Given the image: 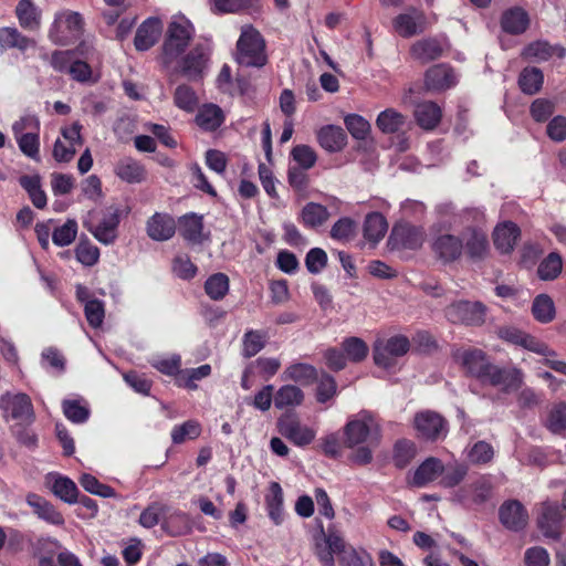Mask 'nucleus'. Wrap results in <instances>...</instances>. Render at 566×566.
<instances>
[{
    "instance_id": "f257e3e1",
    "label": "nucleus",
    "mask_w": 566,
    "mask_h": 566,
    "mask_svg": "<svg viewBox=\"0 0 566 566\" xmlns=\"http://www.w3.org/2000/svg\"><path fill=\"white\" fill-rule=\"evenodd\" d=\"M464 374L482 384L501 387L505 392L515 391L523 384V373L515 367H500L493 364L480 348H458L452 354Z\"/></svg>"
},
{
    "instance_id": "f03ea898",
    "label": "nucleus",
    "mask_w": 566,
    "mask_h": 566,
    "mask_svg": "<svg viewBox=\"0 0 566 566\" xmlns=\"http://www.w3.org/2000/svg\"><path fill=\"white\" fill-rule=\"evenodd\" d=\"M316 555L324 566H334V555L337 556L339 566H374L373 558L367 552L347 545L333 530L324 534L323 544H316Z\"/></svg>"
},
{
    "instance_id": "7ed1b4c3",
    "label": "nucleus",
    "mask_w": 566,
    "mask_h": 566,
    "mask_svg": "<svg viewBox=\"0 0 566 566\" xmlns=\"http://www.w3.org/2000/svg\"><path fill=\"white\" fill-rule=\"evenodd\" d=\"M193 34V25L184 15H176L171 19L163 43V56L166 64H170L185 52Z\"/></svg>"
},
{
    "instance_id": "20e7f679",
    "label": "nucleus",
    "mask_w": 566,
    "mask_h": 566,
    "mask_svg": "<svg viewBox=\"0 0 566 566\" xmlns=\"http://www.w3.org/2000/svg\"><path fill=\"white\" fill-rule=\"evenodd\" d=\"M237 61L240 65L262 67L268 62L265 42L261 33L251 25L242 28L237 42Z\"/></svg>"
},
{
    "instance_id": "39448f33",
    "label": "nucleus",
    "mask_w": 566,
    "mask_h": 566,
    "mask_svg": "<svg viewBox=\"0 0 566 566\" xmlns=\"http://www.w3.org/2000/svg\"><path fill=\"white\" fill-rule=\"evenodd\" d=\"M345 444L354 448L357 444L368 442L377 446L380 440V428L377 420L368 412H360L357 418L345 426Z\"/></svg>"
},
{
    "instance_id": "423d86ee",
    "label": "nucleus",
    "mask_w": 566,
    "mask_h": 566,
    "mask_svg": "<svg viewBox=\"0 0 566 566\" xmlns=\"http://www.w3.org/2000/svg\"><path fill=\"white\" fill-rule=\"evenodd\" d=\"M0 410L6 421L14 420L20 424H29L35 418L31 398L23 392L8 391L0 396Z\"/></svg>"
},
{
    "instance_id": "0eeeda50",
    "label": "nucleus",
    "mask_w": 566,
    "mask_h": 566,
    "mask_svg": "<svg viewBox=\"0 0 566 566\" xmlns=\"http://www.w3.org/2000/svg\"><path fill=\"white\" fill-rule=\"evenodd\" d=\"M83 29V20L80 13L65 11L55 15L52 23L49 38L59 45H67L76 41Z\"/></svg>"
},
{
    "instance_id": "6e6552de",
    "label": "nucleus",
    "mask_w": 566,
    "mask_h": 566,
    "mask_svg": "<svg viewBox=\"0 0 566 566\" xmlns=\"http://www.w3.org/2000/svg\"><path fill=\"white\" fill-rule=\"evenodd\" d=\"M279 432L296 447H306L315 439L316 431L302 423L295 415H283L277 420Z\"/></svg>"
},
{
    "instance_id": "1a4fd4ad",
    "label": "nucleus",
    "mask_w": 566,
    "mask_h": 566,
    "mask_svg": "<svg viewBox=\"0 0 566 566\" xmlns=\"http://www.w3.org/2000/svg\"><path fill=\"white\" fill-rule=\"evenodd\" d=\"M409 339L403 335H396L386 342L377 343L374 347V361L382 368H390L395 365L396 358L408 353Z\"/></svg>"
},
{
    "instance_id": "9d476101",
    "label": "nucleus",
    "mask_w": 566,
    "mask_h": 566,
    "mask_svg": "<svg viewBox=\"0 0 566 566\" xmlns=\"http://www.w3.org/2000/svg\"><path fill=\"white\" fill-rule=\"evenodd\" d=\"M210 45L207 43L196 44L181 60V74L190 81L202 78L210 59Z\"/></svg>"
},
{
    "instance_id": "9b49d317",
    "label": "nucleus",
    "mask_w": 566,
    "mask_h": 566,
    "mask_svg": "<svg viewBox=\"0 0 566 566\" xmlns=\"http://www.w3.org/2000/svg\"><path fill=\"white\" fill-rule=\"evenodd\" d=\"M446 316L454 324L481 325L485 321V306L480 302L459 301L446 308Z\"/></svg>"
},
{
    "instance_id": "f8f14e48",
    "label": "nucleus",
    "mask_w": 566,
    "mask_h": 566,
    "mask_svg": "<svg viewBox=\"0 0 566 566\" xmlns=\"http://www.w3.org/2000/svg\"><path fill=\"white\" fill-rule=\"evenodd\" d=\"M413 422L418 434L426 440L436 441L447 436V421L434 411L426 410L418 412L415 416Z\"/></svg>"
},
{
    "instance_id": "ddd939ff",
    "label": "nucleus",
    "mask_w": 566,
    "mask_h": 566,
    "mask_svg": "<svg viewBox=\"0 0 566 566\" xmlns=\"http://www.w3.org/2000/svg\"><path fill=\"white\" fill-rule=\"evenodd\" d=\"M564 514L557 503L545 502L539 509L537 527L549 539L558 541L562 535Z\"/></svg>"
},
{
    "instance_id": "4468645a",
    "label": "nucleus",
    "mask_w": 566,
    "mask_h": 566,
    "mask_svg": "<svg viewBox=\"0 0 566 566\" xmlns=\"http://www.w3.org/2000/svg\"><path fill=\"white\" fill-rule=\"evenodd\" d=\"M500 338L514 344L522 346L531 352L543 356H555L556 353L552 350L546 344L537 340L535 337L530 334L513 327V326H503L499 329Z\"/></svg>"
},
{
    "instance_id": "2eb2a0df",
    "label": "nucleus",
    "mask_w": 566,
    "mask_h": 566,
    "mask_svg": "<svg viewBox=\"0 0 566 566\" xmlns=\"http://www.w3.org/2000/svg\"><path fill=\"white\" fill-rule=\"evenodd\" d=\"M426 231L422 227L410 223L396 224L390 233L389 243L394 247L416 250L422 247Z\"/></svg>"
},
{
    "instance_id": "dca6fc26",
    "label": "nucleus",
    "mask_w": 566,
    "mask_h": 566,
    "mask_svg": "<svg viewBox=\"0 0 566 566\" xmlns=\"http://www.w3.org/2000/svg\"><path fill=\"white\" fill-rule=\"evenodd\" d=\"M434 255L443 263H452L459 260L463 253V240L451 233L436 235L431 243Z\"/></svg>"
},
{
    "instance_id": "f3484780",
    "label": "nucleus",
    "mask_w": 566,
    "mask_h": 566,
    "mask_svg": "<svg viewBox=\"0 0 566 566\" xmlns=\"http://www.w3.org/2000/svg\"><path fill=\"white\" fill-rule=\"evenodd\" d=\"M491 491V482L485 476H481L473 483L459 489L454 493L453 500L464 506L470 503L481 505L490 499Z\"/></svg>"
},
{
    "instance_id": "a211bd4d",
    "label": "nucleus",
    "mask_w": 566,
    "mask_h": 566,
    "mask_svg": "<svg viewBox=\"0 0 566 566\" xmlns=\"http://www.w3.org/2000/svg\"><path fill=\"white\" fill-rule=\"evenodd\" d=\"M500 522L510 531H522L528 522V514L517 500L504 502L499 510Z\"/></svg>"
},
{
    "instance_id": "6ab92c4d",
    "label": "nucleus",
    "mask_w": 566,
    "mask_h": 566,
    "mask_svg": "<svg viewBox=\"0 0 566 566\" xmlns=\"http://www.w3.org/2000/svg\"><path fill=\"white\" fill-rule=\"evenodd\" d=\"M179 234L192 245L202 244L208 235L203 233V218L196 213H188L179 218Z\"/></svg>"
},
{
    "instance_id": "aec40b11",
    "label": "nucleus",
    "mask_w": 566,
    "mask_h": 566,
    "mask_svg": "<svg viewBox=\"0 0 566 566\" xmlns=\"http://www.w3.org/2000/svg\"><path fill=\"white\" fill-rule=\"evenodd\" d=\"M462 240L468 256L473 261H480L485 258L489 249L486 233L478 227L468 228L463 232Z\"/></svg>"
},
{
    "instance_id": "412c9836",
    "label": "nucleus",
    "mask_w": 566,
    "mask_h": 566,
    "mask_svg": "<svg viewBox=\"0 0 566 566\" xmlns=\"http://www.w3.org/2000/svg\"><path fill=\"white\" fill-rule=\"evenodd\" d=\"M163 23L158 18H148L137 29L134 44L138 51L149 50L159 39Z\"/></svg>"
},
{
    "instance_id": "4be33fe9",
    "label": "nucleus",
    "mask_w": 566,
    "mask_h": 566,
    "mask_svg": "<svg viewBox=\"0 0 566 566\" xmlns=\"http://www.w3.org/2000/svg\"><path fill=\"white\" fill-rule=\"evenodd\" d=\"M36 41L21 33L14 27L0 28V49L2 51L17 49L20 52H25L29 49H34Z\"/></svg>"
},
{
    "instance_id": "5701e85b",
    "label": "nucleus",
    "mask_w": 566,
    "mask_h": 566,
    "mask_svg": "<svg viewBox=\"0 0 566 566\" xmlns=\"http://www.w3.org/2000/svg\"><path fill=\"white\" fill-rule=\"evenodd\" d=\"M455 77L452 69L446 64H437L426 72L424 84L428 91H444L453 86Z\"/></svg>"
},
{
    "instance_id": "b1692460",
    "label": "nucleus",
    "mask_w": 566,
    "mask_h": 566,
    "mask_svg": "<svg viewBox=\"0 0 566 566\" xmlns=\"http://www.w3.org/2000/svg\"><path fill=\"white\" fill-rule=\"evenodd\" d=\"M14 12L22 29L28 31L40 29L42 11L32 0H19Z\"/></svg>"
},
{
    "instance_id": "393cba45",
    "label": "nucleus",
    "mask_w": 566,
    "mask_h": 566,
    "mask_svg": "<svg viewBox=\"0 0 566 566\" xmlns=\"http://www.w3.org/2000/svg\"><path fill=\"white\" fill-rule=\"evenodd\" d=\"M396 32L402 38H410L424 30V17L421 12L412 10V13L398 14L392 21Z\"/></svg>"
},
{
    "instance_id": "a878e982",
    "label": "nucleus",
    "mask_w": 566,
    "mask_h": 566,
    "mask_svg": "<svg viewBox=\"0 0 566 566\" xmlns=\"http://www.w3.org/2000/svg\"><path fill=\"white\" fill-rule=\"evenodd\" d=\"M565 49L559 45H552L547 41H534L523 49L522 56L535 62L548 61L554 55L559 59L565 56Z\"/></svg>"
},
{
    "instance_id": "bb28decb",
    "label": "nucleus",
    "mask_w": 566,
    "mask_h": 566,
    "mask_svg": "<svg viewBox=\"0 0 566 566\" xmlns=\"http://www.w3.org/2000/svg\"><path fill=\"white\" fill-rule=\"evenodd\" d=\"M442 53L443 46L441 42L434 38L419 40L410 48L411 56L422 64L439 59Z\"/></svg>"
},
{
    "instance_id": "cd10ccee",
    "label": "nucleus",
    "mask_w": 566,
    "mask_h": 566,
    "mask_svg": "<svg viewBox=\"0 0 566 566\" xmlns=\"http://www.w3.org/2000/svg\"><path fill=\"white\" fill-rule=\"evenodd\" d=\"M175 232V220L168 214L155 213L147 222V233L153 240H169Z\"/></svg>"
},
{
    "instance_id": "c85d7f7f",
    "label": "nucleus",
    "mask_w": 566,
    "mask_h": 566,
    "mask_svg": "<svg viewBox=\"0 0 566 566\" xmlns=\"http://www.w3.org/2000/svg\"><path fill=\"white\" fill-rule=\"evenodd\" d=\"M444 471L442 461L438 458L430 457L426 459L415 471L412 484L422 488L434 481Z\"/></svg>"
},
{
    "instance_id": "c756f323",
    "label": "nucleus",
    "mask_w": 566,
    "mask_h": 566,
    "mask_svg": "<svg viewBox=\"0 0 566 566\" xmlns=\"http://www.w3.org/2000/svg\"><path fill=\"white\" fill-rule=\"evenodd\" d=\"M413 114L417 124L421 128L430 130L440 123L442 111L434 102L426 101L416 105Z\"/></svg>"
},
{
    "instance_id": "7c9ffc66",
    "label": "nucleus",
    "mask_w": 566,
    "mask_h": 566,
    "mask_svg": "<svg viewBox=\"0 0 566 566\" xmlns=\"http://www.w3.org/2000/svg\"><path fill=\"white\" fill-rule=\"evenodd\" d=\"M317 139L319 145L329 153L342 150L347 143L343 128L334 125L322 127L317 133Z\"/></svg>"
},
{
    "instance_id": "2f4dec72",
    "label": "nucleus",
    "mask_w": 566,
    "mask_h": 566,
    "mask_svg": "<svg viewBox=\"0 0 566 566\" xmlns=\"http://www.w3.org/2000/svg\"><path fill=\"white\" fill-rule=\"evenodd\" d=\"M528 25V14L520 7L509 9L502 14L501 27L506 33L521 34L526 31Z\"/></svg>"
},
{
    "instance_id": "473e14b6",
    "label": "nucleus",
    "mask_w": 566,
    "mask_h": 566,
    "mask_svg": "<svg viewBox=\"0 0 566 566\" xmlns=\"http://www.w3.org/2000/svg\"><path fill=\"white\" fill-rule=\"evenodd\" d=\"M494 245L502 253H509L513 250L520 237V228L511 221L504 222L495 228Z\"/></svg>"
},
{
    "instance_id": "72a5a7b5",
    "label": "nucleus",
    "mask_w": 566,
    "mask_h": 566,
    "mask_svg": "<svg viewBox=\"0 0 566 566\" xmlns=\"http://www.w3.org/2000/svg\"><path fill=\"white\" fill-rule=\"evenodd\" d=\"M27 503L33 509L34 514L48 523L54 525H62L64 523L62 514L45 499L36 494H29Z\"/></svg>"
},
{
    "instance_id": "f704fd0d",
    "label": "nucleus",
    "mask_w": 566,
    "mask_h": 566,
    "mask_svg": "<svg viewBox=\"0 0 566 566\" xmlns=\"http://www.w3.org/2000/svg\"><path fill=\"white\" fill-rule=\"evenodd\" d=\"M115 174L118 178L128 184H139L146 179L145 167L130 157L124 158L117 163Z\"/></svg>"
},
{
    "instance_id": "c9c22d12",
    "label": "nucleus",
    "mask_w": 566,
    "mask_h": 566,
    "mask_svg": "<svg viewBox=\"0 0 566 566\" xmlns=\"http://www.w3.org/2000/svg\"><path fill=\"white\" fill-rule=\"evenodd\" d=\"M331 217L327 208L321 203L307 202L300 212V220L304 227L316 229L322 227Z\"/></svg>"
},
{
    "instance_id": "e433bc0d",
    "label": "nucleus",
    "mask_w": 566,
    "mask_h": 566,
    "mask_svg": "<svg viewBox=\"0 0 566 566\" xmlns=\"http://www.w3.org/2000/svg\"><path fill=\"white\" fill-rule=\"evenodd\" d=\"M265 505L269 517L274 524L280 525L284 518L283 490L277 482H271L265 495Z\"/></svg>"
},
{
    "instance_id": "4c0bfd02",
    "label": "nucleus",
    "mask_w": 566,
    "mask_h": 566,
    "mask_svg": "<svg viewBox=\"0 0 566 566\" xmlns=\"http://www.w3.org/2000/svg\"><path fill=\"white\" fill-rule=\"evenodd\" d=\"M281 377L283 380H291L302 386H308L317 379V370L310 364L296 363L289 366Z\"/></svg>"
},
{
    "instance_id": "58836bf2",
    "label": "nucleus",
    "mask_w": 566,
    "mask_h": 566,
    "mask_svg": "<svg viewBox=\"0 0 566 566\" xmlns=\"http://www.w3.org/2000/svg\"><path fill=\"white\" fill-rule=\"evenodd\" d=\"M388 223L386 218L379 212L367 214L364 222V237L369 242L377 244L386 234Z\"/></svg>"
},
{
    "instance_id": "ea45409f",
    "label": "nucleus",
    "mask_w": 566,
    "mask_h": 566,
    "mask_svg": "<svg viewBox=\"0 0 566 566\" xmlns=\"http://www.w3.org/2000/svg\"><path fill=\"white\" fill-rule=\"evenodd\" d=\"M196 122L202 129L212 132L223 124L224 115L218 105L208 104L199 111Z\"/></svg>"
},
{
    "instance_id": "a19ab883",
    "label": "nucleus",
    "mask_w": 566,
    "mask_h": 566,
    "mask_svg": "<svg viewBox=\"0 0 566 566\" xmlns=\"http://www.w3.org/2000/svg\"><path fill=\"white\" fill-rule=\"evenodd\" d=\"M119 217L116 212L105 217L94 229L90 228L96 240L103 244H111L117 237Z\"/></svg>"
},
{
    "instance_id": "79ce46f5",
    "label": "nucleus",
    "mask_w": 566,
    "mask_h": 566,
    "mask_svg": "<svg viewBox=\"0 0 566 566\" xmlns=\"http://www.w3.org/2000/svg\"><path fill=\"white\" fill-rule=\"evenodd\" d=\"M376 125L384 134L398 133L405 127L406 117L394 108H387L378 115Z\"/></svg>"
},
{
    "instance_id": "37998d69",
    "label": "nucleus",
    "mask_w": 566,
    "mask_h": 566,
    "mask_svg": "<svg viewBox=\"0 0 566 566\" xmlns=\"http://www.w3.org/2000/svg\"><path fill=\"white\" fill-rule=\"evenodd\" d=\"M303 400V391L294 385H284L274 395V406L277 409L300 406Z\"/></svg>"
},
{
    "instance_id": "c03bdc74",
    "label": "nucleus",
    "mask_w": 566,
    "mask_h": 566,
    "mask_svg": "<svg viewBox=\"0 0 566 566\" xmlns=\"http://www.w3.org/2000/svg\"><path fill=\"white\" fill-rule=\"evenodd\" d=\"M543 82V72L534 66L523 69L518 76L520 88L528 95L536 94L542 88Z\"/></svg>"
},
{
    "instance_id": "a18cd8bd",
    "label": "nucleus",
    "mask_w": 566,
    "mask_h": 566,
    "mask_svg": "<svg viewBox=\"0 0 566 566\" xmlns=\"http://www.w3.org/2000/svg\"><path fill=\"white\" fill-rule=\"evenodd\" d=\"M532 313L541 323H549L555 317V305L553 300L546 294H539L534 298Z\"/></svg>"
},
{
    "instance_id": "49530a36",
    "label": "nucleus",
    "mask_w": 566,
    "mask_h": 566,
    "mask_svg": "<svg viewBox=\"0 0 566 566\" xmlns=\"http://www.w3.org/2000/svg\"><path fill=\"white\" fill-rule=\"evenodd\" d=\"M469 467L465 463L452 462L444 465L441 474L440 484L443 488H454L459 485L467 476Z\"/></svg>"
},
{
    "instance_id": "de8ad7c7",
    "label": "nucleus",
    "mask_w": 566,
    "mask_h": 566,
    "mask_svg": "<svg viewBox=\"0 0 566 566\" xmlns=\"http://www.w3.org/2000/svg\"><path fill=\"white\" fill-rule=\"evenodd\" d=\"M207 295L213 300H222L229 291V277L224 273H214L205 283Z\"/></svg>"
},
{
    "instance_id": "09e8293b",
    "label": "nucleus",
    "mask_w": 566,
    "mask_h": 566,
    "mask_svg": "<svg viewBox=\"0 0 566 566\" xmlns=\"http://www.w3.org/2000/svg\"><path fill=\"white\" fill-rule=\"evenodd\" d=\"M52 491L57 497H60L65 503L73 504L77 501V486L69 478H56L53 482Z\"/></svg>"
},
{
    "instance_id": "8fccbe9b",
    "label": "nucleus",
    "mask_w": 566,
    "mask_h": 566,
    "mask_svg": "<svg viewBox=\"0 0 566 566\" xmlns=\"http://www.w3.org/2000/svg\"><path fill=\"white\" fill-rule=\"evenodd\" d=\"M416 444L411 440L401 439L396 442L394 450V463L397 468H406L415 458Z\"/></svg>"
},
{
    "instance_id": "3c124183",
    "label": "nucleus",
    "mask_w": 566,
    "mask_h": 566,
    "mask_svg": "<svg viewBox=\"0 0 566 566\" xmlns=\"http://www.w3.org/2000/svg\"><path fill=\"white\" fill-rule=\"evenodd\" d=\"M266 334L262 331H248L243 336L242 355L247 358L255 356L265 346Z\"/></svg>"
},
{
    "instance_id": "603ef678",
    "label": "nucleus",
    "mask_w": 566,
    "mask_h": 566,
    "mask_svg": "<svg viewBox=\"0 0 566 566\" xmlns=\"http://www.w3.org/2000/svg\"><path fill=\"white\" fill-rule=\"evenodd\" d=\"M174 102L178 108L186 112H193L198 106L196 92L186 84L177 86L174 94Z\"/></svg>"
},
{
    "instance_id": "864d4df0",
    "label": "nucleus",
    "mask_w": 566,
    "mask_h": 566,
    "mask_svg": "<svg viewBox=\"0 0 566 566\" xmlns=\"http://www.w3.org/2000/svg\"><path fill=\"white\" fill-rule=\"evenodd\" d=\"M493 458V447L483 440L475 442L468 451V460L475 465L488 464Z\"/></svg>"
},
{
    "instance_id": "5fc2aeb1",
    "label": "nucleus",
    "mask_w": 566,
    "mask_h": 566,
    "mask_svg": "<svg viewBox=\"0 0 566 566\" xmlns=\"http://www.w3.org/2000/svg\"><path fill=\"white\" fill-rule=\"evenodd\" d=\"M562 258L559 254L549 253L538 265L537 273L542 280H554L562 272Z\"/></svg>"
},
{
    "instance_id": "6e6d98bb",
    "label": "nucleus",
    "mask_w": 566,
    "mask_h": 566,
    "mask_svg": "<svg viewBox=\"0 0 566 566\" xmlns=\"http://www.w3.org/2000/svg\"><path fill=\"white\" fill-rule=\"evenodd\" d=\"M62 408L64 416L74 423H84L90 418V408L80 400H64Z\"/></svg>"
},
{
    "instance_id": "4d7b16f0",
    "label": "nucleus",
    "mask_w": 566,
    "mask_h": 566,
    "mask_svg": "<svg viewBox=\"0 0 566 566\" xmlns=\"http://www.w3.org/2000/svg\"><path fill=\"white\" fill-rule=\"evenodd\" d=\"M76 234L77 222L74 219H69L52 232V241L57 247H66L75 240Z\"/></svg>"
},
{
    "instance_id": "13d9d810",
    "label": "nucleus",
    "mask_w": 566,
    "mask_h": 566,
    "mask_svg": "<svg viewBox=\"0 0 566 566\" xmlns=\"http://www.w3.org/2000/svg\"><path fill=\"white\" fill-rule=\"evenodd\" d=\"M356 229V222L349 217H344L333 224L329 234L334 240L349 241L355 237Z\"/></svg>"
},
{
    "instance_id": "bf43d9fd",
    "label": "nucleus",
    "mask_w": 566,
    "mask_h": 566,
    "mask_svg": "<svg viewBox=\"0 0 566 566\" xmlns=\"http://www.w3.org/2000/svg\"><path fill=\"white\" fill-rule=\"evenodd\" d=\"M258 0H212L211 10L213 13H237L247 10Z\"/></svg>"
},
{
    "instance_id": "052dcab7",
    "label": "nucleus",
    "mask_w": 566,
    "mask_h": 566,
    "mask_svg": "<svg viewBox=\"0 0 566 566\" xmlns=\"http://www.w3.org/2000/svg\"><path fill=\"white\" fill-rule=\"evenodd\" d=\"M343 349L346 357L355 363L364 360L368 354V346L358 337H348L343 342Z\"/></svg>"
},
{
    "instance_id": "680f3d73",
    "label": "nucleus",
    "mask_w": 566,
    "mask_h": 566,
    "mask_svg": "<svg viewBox=\"0 0 566 566\" xmlns=\"http://www.w3.org/2000/svg\"><path fill=\"white\" fill-rule=\"evenodd\" d=\"M201 428L197 421L188 420L180 426H176L171 431L172 442L182 443L186 439H196L200 436Z\"/></svg>"
},
{
    "instance_id": "e2e57ef3",
    "label": "nucleus",
    "mask_w": 566,
    "mask_h": 566,
    "mask_svg": "<svg viewBox=\"0 0 566 566\" xmlns=\"http://www.w3.org/2000/svg\"><path fill=\"white\" fill-rule=\"evenodd\" d=\"M546 427L553 433H562L566 430V403H558L551 409Z\"/></svg>"
},
{
    "instance_id": "0e129e2a",
    "label": "nucleus",
    "mask_w": 566,
    "mask_h": 566,
    "mask_svg": "<svg viewBox=\"0 0 566 566\" xmlns=\"http://www.w3.org/2000/svg\"><path fill=\"white\" fill-rule=\"evenodd\" d=\"M20 150L28 157L39 159V132H29L28 134L15 137Z\"/></svg>"
},
{
    "instance_id": "69168bd1",
    "label": "nucleus",
    "mask_w": 566,
    "mask_h": 566,
    "mask_svg": "<svg viewBox=\"0 0 566 566\" xmlns=\"http://www.w3.org/2000/svg\"><path fill=\"white\" fill-rule=\"evenodd\" d=\"M344 122L347 130L356 139H365L370 130V124L360 115L349 114Z\"/></svg>"
},
{
    "instance_id": "338daca9",
    "label": "nucleus",
    "mask_w": 566,
    "mask_h": 566,
    "mask_svg": "<svg viewBox=\"0 0 566 566\" xmlns=\"http://www.w3.org/2000/svg\"><path fill=\"white\" fill-rule=\"evenodd\" d=\"M80 484L85 491L102 497H112L115 495L114 489L101 483L95 476L87 473L81 476Z\"/></svg>"
},
{
    "instance_id": "774afa93",
    "label": "nucleus",
    "mask_w": 566,
    "mask_h": 566,
    "mask_svg": "<svg viewBox=\"0 0 566 566\" xmlns=\"http://www.w3.org/2000/svg\"><path fill=\"white\" fill-rule=\"evenodd\" d=\"M291 156L303 169H311L317 160L316 153L308 145H296L291 150Z\"/></svg>"
}]
</instances>
